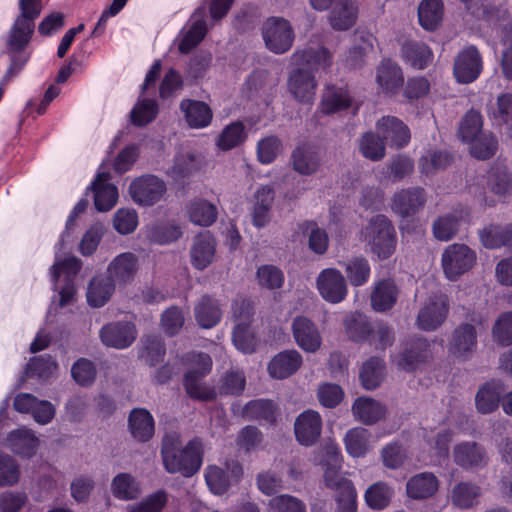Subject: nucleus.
I'll use <instances>...</instances> for the list:
<instances>
[{"mask_svg":"<svg viewBox=\"0 0 512 512\" xmlns=\"http://www.w3.org/2000/svg\"><path fill=\"white\" fill-rule=\"evenodd\" d=\"M347 280L353 287H360L368 283L371 276V267L368 259L356 256L342 263Z\"/></svg>","mask_w":512,"mask_h":512,"instance_id":"49","label":"nucleus"},{"mask_svg":"<svg viewBox=\"0 0 512 512\" xmlns=\"http://www.w3.org/2000/svg\"><path fill=\"white\" fill-rule=\"evenodd\" d=\"M344 328L351 340L368 341L372 326L365 315L359 312H353L345 317Z\"/></svg>","mask_w":512,"mask_h":512,"instance_id":"53","label":"nucleus"},{"mask_svg":"<svg viewBox=\"0 0 512 512\" xmlns=\"http://www.w3.org/2000/svg\"><path fill=\"white\" fill-rule=\"evenodd\" d=\"M6 442L14 453L22 457H31L39 444V440L33 432L26 428H20L10 432Z\"/></svg>","mask_w":512,"mask_h":512,"instance_id":"40","label":"nucleus"},{"mask_svg":"<svg viewBox=\"0 0 512 512\" xmlns=\"http://www.w3.org/2000/svg\"><path fill=\"white\" fill-rule=\"evenodd\" d=\"M426 202L424 189L412 187L397 191L392 198L391 208L401 217H407L419 211Z\"/></svg>","mask_w":512,"mask_h":512,"instance_id":"25","label":"nucleus"},{"mask_svg":"<svg viewBox=\"0 0 512 512\" xmlns=\"http://www.w3.org/2000/svg\"><path fill=\"white\" fill-rule=\"evenodd\" d=\"M242 476V465L236 460H230L226 461L223 468L216 465L208 466L205 480L212 493L222 495L231 486L238 484Z\"/></svg>","mask_w":512,"mask_h":512,"instance_id":"6","label":"nucleus"},{"mask_svg":"<svg viewBox=\"0 0 512 512\" xmlns=\"http://www.w3.org/2000/svg\"><path fill=\"white\" fill-rule=\"evenodd\" d=\"M275 200L274 188L263 185L256 189L251 199V220L256 228L266 227L271 221V210Z\"/></svg>","mask_w":512,"mask_h":512,"instance_id":"18","label":"nucleus"},{"mask_svg":"<svg viewBox=\"0 0 512 512\" xmlns=\"http://www.w3.org/2000/svg\"><path fill=\"white\" fill-rule=\"evenodd\" d=\"M430 355V343L426 339L417 338L407 342L394 361L400 369L413 371L426 362Z\"/></svg>","mask_w":512,"mask_h":512,"instance_id":"21","label":"nucleus"},{"mask_svg":"<svg viewBox=\"0 0 512 512\" xmlns=\"http://www.w3.org/2000/svg\"><path fill=\"white\" fill-rule=\"evenodd\" d=\"M476 346V329L473 325L465 323L453 331L449 352L455 357L467 358L475 351Z\"/></svg>","mask_w":512,"mask_h":512,"instance_id":"28","label":"nucleus"},{"mask_svg":"<svg viewBox=\"0 0 512 512\" xmlns=\"http://www.w3.org/2000/svg\"><path fill=\"white\" fill-rule=\"evenodd\" d=\"M359 240L379 259H388L395 252L397 235L391 221L379 214L371 217L360 230Z\"/></svg>","mask_w":512,"mask_h":512,"instance_id":"2","label":"nucleus"},{"mask_svg":"<svg viewBox=\"0 0 512 512\" xmlns=\"http://www.w3.org/2000/svg\"><path fill=\"white\" fill-rule=\"evenodd\" d=\"M136 335V327L131 322L110 323L100 331L103 344L116 349L129 347L135 341Z\"/></svg>","mask_w":512,"mask_h":512,"instance_id":"23","label":"nucleus"},{"mask_svg":"<svg viewBox=\"0 0 512 512\" xmlns=\"http://www.w3.org/2000/svg\"><path fill=\"white\" fill-rule=\"evenodd\" d=\"M139 270V259L133 252L116 255L107 265L106 274L119 286L131 284Z\"/></svg>","mask_w":512,"mask_h":512,"instance_id":"14","label":"nucleus"},{"mask_svg":"<svg viewBox=\"0 0 512 512\" xmlns=\"http://www.w3.org/2000/svg\"><path fill=\"white\" fill-rule=\"evenodd\" d=\"M321 430V416L314 410L302 412L294 423L296 439L304 446H312L320 437Z\"/></svg>","mask_w":512,"mask_h":512,"instance_id":"24","label":"nucleus"},{"mask_svg":"<svg viewBox=\"0 0 512 512\" xmlns=\"http://www.w3.org/2000/svg\"><path fill=\"white\" fill-rule=\"evenodd\" d=\"M278 414L276 404L267 399L252 400L243 409V415L247 420L264 421L270 424L275 423Z\"/></svg>","mask_w":512,"mask_h":512,"instance_id":"43","label":"nucleus"},{"mask_svg":"<svg viewBox=\"0 0 512 512\" xmlns=\"http://www.w3.org/2000/svg\"><path fill=\"white\" fill-rule=\"evenodd\" d=\"M403 60L415 69H424L433 59L432 50L424 43L405 42L401 49Z\"/></svg>","mask_w":512,"mask_h":512,"instance_id":"44","label":"nucleus"},{"mask_svg":"<svg viewBox=\"0 0 512 512\" xmlns=\"http://www.w3.org/2000/svg\"><path fill=\"white\" fill-rule=\"evenodd\" d=\"M256 278L262 288L279 289L284 283L283 272L274 265H262L257 269Z\"/></svg>","mask_w":512,"mask_h":512,"instance_id":"63","label":"nucleus"},{"mask_svg":"<svg viewBox=\"0 0 512 512\" xmlns=\"http://www.w3.org/2000/svg\"><path fill=\"white\" fill-rule=\"evenodd\" d=\"M371 433L363 427H355L347 431L344 444L347 453L354 457H364L371 448Z\"/></svg>","mask_w":512,"mask_h":512,"instance_id":"45","label":"nucleus"},{"mask_svg":"<svg viewBox=\"0 0 512 512\" xmlns=\"http://www.w3.org/2000/svg\"><path fill=\"white\" fill-rule=\"evenodd\" d=\"M180 108L191 128H204L212 120V111L204 102L187 99L181 102Z\"/></svg>","mask_w":512,"mask_h":512,"instance_id":"41","label":"nucleus"},{"mask_svg":"<svg viewBox=\"0 0 512 512\" xmlns=\"http://www.w3.org/2000/svg\"><path fill=\"white\" fill-rule=\"evenodd\" d=\"M398 297L396 285L391 280H382L375 284L371 293V306L375 311L384 312L391 309Z\"/></svg>","mask_w":512,"mask_h":512,"instance_id":"42","label":"nucleus"},{"mask_svg":"<svg viewBox=\"0 0 512 512\" xmlns=\"http://www.w3.org/2000/svg\"><path fill=\"white\" fill-rule=\"evenodd\" d=\"M128 427L135 440L147 442L153 437L155 432L154 418L144 408L133 409L129 414Z\"/></svg>","mask_w":512,"mask_h":512,"instance_id":"36","label":"nucleus"},{"mask_svg":"<svg viewBox=\"0 0 512 512\" xmlns=\"http://www.w3.org/2000/svg\"><path fill=\"white\" fill-rule=\"evenodd\" d=\"M303 358L297 350H286L275 355L268 365L272 378L285 379L294 374L302 365Z\"/></svg>","mask_w":512,"mask_h":512,"instance_id":"32","label":"nucleus"},{"mask_svg":"<svg viewBox=\"0 0 512 512\" xmlns=\"http://www.w3.org/2000/svg\"><path fill=\"white\" fill-rule=\"evenodd\" d=\"M483 120L478 111L470 110L463 117L459 129V138L470 144V153L481 160L492 157L497 150V140L491 133L482 132Z\"/></svg>","mask_w":512,"mask_h":512,"instance_id":"3","label":"nucleus"},{"mask_svg":"<svg viewBox=\"0 0 512 512\" xmlns=\"http://www.w3.org/2000/svg\"><path fill=\"white\" fill-rule=\"evenodd\" d=\"M384 375V364L382 359L371 357L363 364L360 372V379L365 389L372 390L377 388Z\"/></svg>","mask_w":512,"mask_h":512,"instance_id":"56","label":"nucleus"},{"mask_svg":"<svg viewBox=\"0 0 512 512\" xmlns=\"http://www.w3.org/2000/svg\"><path fill=\"white\" fill-rule=\"evenodd\" d=\"M359 151L371 161H379L385 156V143L374 132L364 133L359 139Z\"/></svg>","mask_w":512,"mask_h":512,"instance_id":"57","label":"nucleus"},{"mask_svg":"<svg viewBox=\"0 0 512 512\" xmlns=\"http://www.w3.org/2000/svg\"><path fill=\"white\" fill-rule=\"evenodd\" d=\"M476 263V251L464 243L450 244L441 254V267L449 281H458L471 271Z\"/></svg>","mask_w":512,"mask_h":512,"instance_id":"5","label":"nucleus"},{"mask_svg":"<svg viewBox=\"0 0 512 512\" xmlns=\"http://www.w3.org/2000/svg\"><path fill=\"white\" fill-rule=\"evenodd\" d=\"M204 17L205 9L198 8L182 29L178 39V49L182 54H188L205 37L207 25Z\"/></svg>","mask_w":512,"mask_h":512,"instance_id":"19","label":"nucleus"},{"mask_svg":"<svg viewBox=\"0 0 512 512\" xmlns=\"http://www.w3.org/2000/svg\"><path fill=\"white\" fill-rule=\"evenodd\" d=\"M217 242L209 231L197 234L189 250L190 263L198 271L209 267L216 257Z\"/></svg>","mask_w":512,"mask_h":512,"instance_id":"15","label":"nucleus"},{"mask_svg":"<svg viewBox=\"0 0 512 512\" xmlns=\"http://www.w3.org/2000/svg\"><path fill=\"white\" fill-rule=\"evenodd\" d=\"M113 495L121 500H131L138 497L141 490L139 483L129 473H120L114 477L111 483Z\"/></svg>","mask_w":512,"mask_h":512,"instance_id":"54","label":"nucleus"},{"mask_svg":"<svg viewBox=\"0 0 512 512\" xmlns=\"http://www.w3.org/2000/svg\"><path fill=\"white\" fill-rule=\"evenodd\" d=\"M468 215L463 207H458L452 211L439 216L432 225L434 237L439 241H449L458 232L461 221Z\"/></svg>","mask_w":512,"mask_h":512,"instance_id":"33","label":"nucleus"},{"mask_svg":"<svg viewBox=\"0 0 512 512\" xmlns=\"http://www.w3.org/2000/svg\"><path fill=\"white\" fill-rule=\"evenodd\" d=\"M182 235L180 226L173 222L157 223L147 227L146 237L150 242L165 245L179 239Z\"/></svg>","mask_w":512,"mask_h":512,"instance_id":"51","label":"nucleus"},{"mask_svg":"<svg viewBox=\"0 0 512 512\" xmlns=\"http://www.w3.org/2000/svg\"><path fill=\"white\" fill-rule=\"evenodd\" d=\"M293 168L301 175H312L320 167V158L317 153L305 147H298L292 154Z\"/></svg>","mask_w":512,"mask_h":512,"instance_id":"52","label":"nucleus"},{"mask_svg":"<svg viewBox=\"0 0 512 512\" xmlns=\"http://www.w3.org/2000/svg\"><path fill=\"white\" fill-rule=\"evenodd\" d=\"M262 34L267 48L276 54L288 51L294 41L293 29L284 18L267 19L263 25Z\"/></svg>","mask_w":512,"mask_h":512,"instance_id":"7","label":"nucleus"},{"mask_svg":"<svg viewBox=\"0 0 512 512\" xmlns=\"http://www.w3.org/2000/svg\"><path fill=\"white\" fill-rule=\"evenodd\" d=\"M292 334L296 344L307 353L317 352L322 345V336L317 326L305 316L293 319Z\"/></svg>","mask_w":512,"mask_h":512,"instance_id":"17","label":"nucleus"},{"mask_svg":"<svg viewBox=\"0 0 512 512\" xmlns=\"http://www.w3.org/2000/svg\"><path fill=\"white\" fill-rule=\"evenodd\" d=\"M246 138L245 127L241 122H234L226 126L220 134L217 146L227 151L244 142Z\"/></svg>","mask_w":512,"mask_h":512,"instance_id":"60","label":"nucleus"},{"mask_svg":"<svg viewBox=\"0 0 512 512\" xmlns=\"http://www.w3.org/2000/svg\"><path fill=\"white\" fill-rule=\"evenodd\" d=\"M204 450L205 445L201 438L195 437L182 446L178 432L165 433L160 448L165 471L169 474L180 473L184 477L193 476L203 464Z\"/></svg>","mask_w":512,"mask_h":512,"instance_id":"1","label":"nucleus"},{"mask_svg":"<svg viewBox=\"0 0 512 512\" xmlns=\"http://www.w3.org/2000/svg\"><path fill=\"white\" fill-rule=\"evenodd\" d=\"M377 132L383 142L391 147L402 148L410 141V130L407 125L394 116H384L376 123Z\"/></svg>","mask_w":512,"mask_h":512,"instance_id":"22","label":"nucleus"},{"mask_svg":"<svg viewBox=\"0 0 512 512\" xmlns=\"http://www.w3.org/2000/svg\"><path fill=\"white\" fill-rule=\"evenodd\" d=\"M117 284L106 274L93 277L87 288V302L94 308L104 306L113 296Z\"/></svg>","mask_w":512,"mask_h":512,"instance_id":"35","label":"nucleus"},{"mask_svg":"<svg viewBox=\"0 0 512 512\" xmlns=\"http://www.w3.org/2000/svg\"><path fill=\"white\" fill-rule=\"evenodd\" d=\"M352 105V97L346 86L328 85L320 102V111L325 115L338 113Z\"/></svg>","mask_w":512,"mask_h":512,"instance_id":"30","label":"nucleus"},{"mask_svg":"<svg viewBox=\"0 0 512 512\" xmlns=\"http://www.w3.org/2000/svg\"><path fill=\"white\" fill-rule=\"evenodd\" d=\"M109 174L99 172L91 184L94 192V204L98 211H109L117 202L118 190L115 185L108 183Z\"/></svg>","mask_w":512,"mask_h":512,"instance_id":"34","label":"nucleus"},{"mask_svg":"<svg viewBox=\"0 0 512 512\" xmlns=\"http://www.w3.org/2000/svg\"><path fill=\"white\" fill-rule=\"evenodd\" d=\"M292 61L296 65H305L314 71L322 70L326 72L333 63V56L324 46L307 47L294 52Z\"/></svg>","mask_w":512,"mask_h":512,"instance_id":"27","label":"nucleus"},{"mask_svg":"<svg viewBox=\"0 0 512 512\" xmlns=\"http://www.w3.org/2000/svg\"><path fill=\"white\" fill-rule=\"evenodd\" d=\"M483 70L482 56L474 45L463 48L454 60L453 75L458 83L469 84L480 76Z\"/></svg>","mask_w":512,"mask_h":512,"instance_id":"11","label":"nucleus"},{"mask_svg":"<svg viewBox=\"0 0 512 512\" xmlns=\"http://www.w3.org/2000/svg\"><path fill=\"white\" fill-rule=\"evenodd\" d=\"M325 484L336 491L337 512H356V491L352 482L341 476L333 467H328L324 473Z\"/></svg>","mask_w":512,"mask_h":512,"instance_id":"9","label":"nucleus"},{"mask_svg":"<svg viewBox=\"0 0 512 512\" xmlns=\"http://www.w3.org/2000/svg\"><path fill=\"white\" fill-rule=\"evenodd\" d=\"M492 334L494 340L501 346L512 345V312L502 313L496 320Z\"/></svg>","mask_w":512,"mask_h":512,"instance_id":"64","label":"nucleus"},{"mask_svg":"<svg viewBox=\"0 0 512 512\" xmlns=\"http://www.w3.org/2000/svg\"><path fill=\"white\" fill-rule=\"evenodd\" d=\"M287 87L296 101L310 105L315 99L317 81L310 71L295 68L289 74Z\"/></svg>","mask_w":512,"mask_h":512,"instance_id":"16","label":"nucleus"},{"mask_svg":"<svg viewBox=\"0 0 512 512\" xmlns=\"http://www.w3.org/2000/svg\"><path fill=\"white\" fill-rule=\"evenodd\" d=\"M185 365L188 366V372L184 377V387L187 394L198 400L207 401L216 397V390L201 382V379L207 375L212 368L211 357L202 352H191L183 358Z\"/></svg>","mask_w":512,"mask_h":512,"instance_id":"4","label":"nucleus"},{"mask_svg":"<svg viewBox=\"0 0 512 512\" xmlns=\"http://www.w3.org/2000/svg\"><path fill=\"white\" fill-rule=\"evenodd\" d=\"M487 114L495 124L512 130V93L499 94L495 103L489 106Z\"/></svg>","mask_w":512,"mask_h":512,"instance_id":"47","label":"nucleus"},{"mask_svg":"<svg viewBox=\"0 0 512 512\" xmlns=\"http://www.w3.org/2000/svg\"><path fill=\"white\" fill-rule=\"evenodd\" d=\"M438 489V480L432 473H420L412 477L406 485L407 495L413 499L432 496Z\"/></svg>","mask_w":512,"mask_h":512,"instance_id":"48","label":"nucleus"},{"mask_svg":"<svg viewBox=\"0 0 512 512\" xmlns=\"http://www.w3.org/2000/svg\"><path fill=\"white\" fill-rule=\"evenodd\" d=\"M194 315L197 324L201 328L210 329L220 322L222 311L215 299L209 296H202L195 305Z\"/></svg>","mask_w":512,"mask_h":512,"instance_id":"38","label":"nucleus"},{"mask_svg":"<svg viewBox=\"0 0 512 512\" xmlns=\"http://www.w3.org/2000/svg\"><path fill=\"white\" fill-rule=\"evenodd\" d=\"M158 114L155 100L139 99L130 112L131 122L136 126H145L152 122Z\"/></svg>","mask_w":512,"mask_h":512,"instance_id":"59","label":"nucleus"},{"mask_svg":"<svg viewBox=\"0 0 512 512\" xmlns=\"http://www.w3.org/2000/svg\"><path fill=\"white\" fill-rule=\"evenodd\" d=\"M169 495L164 489H159L147 495L140 502L130 506L129 512H161L168 503Z\"/></svg>","mask_w":512,"mask_h":512,"instance_id":"61","label":"nucleus"},{"mask_svg":"<svg viewBox=\"0 0 512 512\" xmlns=\"http://www.w3.org/2000/svg\"><path fill=\"white\" fill-rule=\"evenodd\" d=\"M166 191L163 180L154 175H145L135 179L129 186L133 201L141 206H152L159 202Z\"/></svg>","mask_w":512,"mask_h":512,"instance_id":"12","label":"nucleus"},{"mask_svg":"<svg viewBox=\"0 0 512 512\" xmlns=\"http://www.w3.org/2000/svg\"><path fill=\"white\" fill-rule=\"evenodd\" d=\"M189 220L198 226L208 227L217 219V207L207 200L197 199L188 208Z\"/></svg>","mask_w":512,"mask_h":512,"instance_id":"50","label":"nucleus"},{"mask_svg":"<svg viewBox=\"0 0 512 512\" xmlns=\"http://www.w3.org/2000/svg\"><path fill=\"white\" fill-rule=\"evenodd\" d=\"M454 462L466 470H477L488 464V455L484 447L473 441L457 444L453 449Z\"/></svg>","mask_w":512,"mask_h":512,"instance_id":"20","label":"nucleus"},{"mask_svg":"<svg viewBox=\"0 0 512 512\" xmlns=\"http://www.w3.org/2000/svg\"><path fill=\"white\" fill-rule=\"evenodd\" d=\"M352 412L358 421L371 425L383 419L387 409L382 403L373 398L358 397L352 405Z\"/></svg>","mask_w":512,"mask_h":512,"instance_id":"37","label":"nucleus"},{"mask_svg":"<svg viewBox=\"0 0 512 512\" xmlns=\"http://www.w3.org/2000/svg\"><path fill=\"white\" fill-rule=\"evenodd\" d=\"M393 494L394 491L390 486L383 482H377L367 489L365 501L372 509L380 510L389 504Z\"/></svg>","mask_w":512,"mask_h":512,"instance_id":"58","label":"nucleus"},{"mask_svg":"<svg viewBox=\"0 0 512 512\" xmlns=\"http://www.w3.org/2000/svg\"><path fill=\"white\" fill-rule=\"evenodd\" d=\"M358 10L355 0H337L327 16L328 23L335 31H347L355 25Z\"/></svg>","mask_w":512,"mask_h":512,"instance_id":"26","label":"nucleus"},{"mask_svg":"<svg viewBox=\"0 0 512 512\" xmlns=\"http://www.w3.org/2000/svg\"><path fill=\"white\" fill-rule=\"evenodd\" d=\"M376 82L382 92L394 95L403 86V72L396 63L383 60L376 70Z\"/></svg>","mask_w":512,"mask_h":512,"instance_id":"31","label":"nucleus"},{"mask_svg":"<svg viewBox=\"0 0 512 512\" xmlns=\"http://www.w3.org/2000/svg\"><path fill=\"white\" fill-rule=\"evenodd\" d=\"M443 13L442 0H422L418 6L419 23L425 30L433 31L442 22Z\"/></svg>","mask_w":512,"mask_h":512,"instance_id":"46","label":"nucleus"},{"mask_svg":"<svg viewBox=\"0 0 512 512\" xmlns=\"http://www.w3.org/2000/svg\"><path fill=\"white\" fill-rule=\"evenodd\" d=\"M481 495V488L471 482H460L452 490L453 504L462 509L471 508L477 503Z\"/></svg>","mask_w":512,"mask_h":512,"instance_id":"55","label":"nucleus"},{"mask_svg":"<svg viewBox=\"0 0 512 512\" xmlns=\"http://www.w3.org/2000/svg\"><path fill=\"white\" fill-rule=\"evenodd\" d=\"M451 163V156L444 151H429L419 160V168L422 174L431 175L434 172L446 168Z\"/></svg>","mask_w":512,"mask_h":512,"instance_id":"62","label":"nucleus"},{"mask_svg":"<svg viewBox=\"0 0 512 512\" xmlns=\"http://www.w3.org/2000/svg\"><path fill=\"white\" fill-rule=\"evenodd\" d=\"M34 28L35 24L31 21L16 18L6 40L8 51L11 53L21 52L29 44Z\"/></svg>","mask_w":512,"mask_h":512,"instance_id":"39","label":"nucleus"},{"mask_svg":"<svg viewBox=\"0 0 512 512\" xmlns=\"http://www.w3.org/2000/svg\"><path fill=\"white\" fill-rule=\"evenodd\" d=\"M81 268V262L76 257H68L60 261L58 253L56 252V261L51 268L52 281L56 284L61 276H64L66 285L61 288L59 295V305L61 307L70 303L76 293V288L72 283L74 277L77 275Z\"/></svg>","mask_w":512,"mask_h":512,"instance_id":"13","label":"nucleus"},{"mask_svg":"<svg viewBox=\"0 0 512 512\" xmlns=\"http://www.w3.org/2000/svg\"><path fill=\"white\" fill-rule=\"evenodd\" d=\"M449 312L448 298L443 293H436L428 298L420 309L416 324L424 331H434L446 320Z\"/></svg>","mask_w":512,"mask_h":512,"instance_id":"10","label":"nucleus"},{"mask_svg":"<svg viewBox=\"0 0 512 512\" xmlns=\"http://www.w3.org/2000/svg\"><path fill=\"white\" fill-rule=\"evenodd\" d=\"M505 388L500 381L492 380L483 384L475 395V406L479 413L490 414L495 412L500 403Z\"/></svg>","mask_w":512,"mask_h":512,"instance_id":"29","label":"nucleus"},{"mask_svg":"<svg viewBox=\"0 0 512 512\" xmlns=\"http://www.w3.org/2000/svg\"><path fill=\"white\" fill-rule=\"evenodd\" d=\"M316 289L323 300L330 304L343 302L348 295L345 276L336 268H325L316 278Z\"/></svg>","mask_w":512,"mask_h":512,"instance_id":"8","label":"nucleus"}]
</instances>
